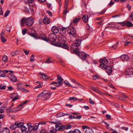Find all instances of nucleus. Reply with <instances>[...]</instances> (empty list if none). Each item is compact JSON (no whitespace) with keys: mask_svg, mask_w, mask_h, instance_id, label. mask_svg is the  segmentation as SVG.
<instances>
[{"mask_svg":"<svg viewBox=\"0 0 133 133\" xmlns=\"http://www.w3.org/2000/svg\"><path fill=\"white\" fill-rule=\"evenodd\" d=\"M22 84H18L17 85V87L18 88V89L19 90H22L23 91L22 89H23V88H22Z\"/></svg>","mask_w":133,"mask_h":133,"instance_id":"obj_31","label":"nucleus"},{"mask_svg":"<svg viewBox=\"0 0 133 133\" xmlns=\"http://www.w3.org/2000/svg\"><path fill=\"white\" fill-rule=\"evenodd\" d=\"M46 93H44V92H43L42 93H41L39 94L38 95V96L37 97H42Z\"/></svg>","mask_w":133,"mask_h":133,"instance_id":"obj_45","label":"nucleus"},{"mask_svg":"<svg viewBox=\"0 0 133 133\" xmlns=\"http://www.w3.org/2000/svg\"><path fill=\"white\" fill-rule=\"evenodd\" d=\"M81 42L82 41L81 39H77L76 40L75 43H76V44L78 46L80 45Z\"/></svg>","mask_w":133,"mask_h":133,"instance_id":"obj_27","label":"nucleus"},{"mask_svg":"<svg viewBox=\"0 0 133 133\" xmlns=\"http://www.w3.org/2000/svg\"><path fill=\"white\" fill-rule=\"evenodd\" d=\"M23 105L21 103L18 105L17 108L15 109H14L12 110H9V112H12L15 111H17L21 110L23 108Z\"/></svg>","mask_w":133,"mask_h":133,"instance_id":"obj_14","label":"nucleus"},{"mask_svg":"<svg viewBox=\"0 0 133 133\" xmlns=\"http://www.w3.org/2000/svg\"><path fill=\"white\" fill-rule=\"evenodd\" d=\"M1 41L3 43H4L6 41V39L3 37H1Z\"/></svg>","mask_w":133,"mask_h":133,"instance_id":"obj_42","label":"nucleus"},{"mask_svg":"<svg viewBox=\"0 0 133 133\" xmlns=\"http://www.w3.org/2000/svg\"><path fill=\"white\" fill-rule=\"evenodd\" d=\"M0 76L2 77H5L6 75L4 74V72L2 71H1L0 72Z\"/></svg>","mask_w":133,"mask_h":133,"instance_id":"obj_37","label":"nucleus"},{"mask_svg":"<svg viewBox=\"0 0 133 133\" xmlns=\"http://www.w3.org/2000/svg\"><path fill=\"white\" fill-rule=\"evenodd\" d=\"M52 94V92H49V93H48L46 95H45V97H48V98H49L50 97V95Z\"/></svg>","mask_w":133,"mask_h":133,"instance_id":"obj_44","label":"nucleus"},{"mask_svg":"<svg viewBox=\"0 0 133 133\" xmlns=\"http://www.w3.org/2000/svg\"><path fill=\"white\" fill-rule=\"evenodd\" d=\"M78 100V99L75 97H70L68 99V100L71 101L72 100Z\"/></svg>","mask_w":133,"mask_h":133,"instance_id":"obj_40","label":"nucleus"},{"mask_svg":"<svg viewBox=\"0 0 133 133\" xmlns=\"http://www.w3.org/2000/svg\"><path fill=\"white\" fill-rule=\"evenodd\" d=\"M70 115L69 114H65L61 112L57 114L56 115V116L57 117H61L65 116V115Z\"/></svg>","mask_w":133,"mask_h":133,"instance_id":"obj_24","label":"nucleus"},{"mask_svg":"<svg viewBox=\"0 0 133 133\" xmlns=\"http://www.w3.org/2000/svg\"><path fill=\"white\" fill-rule=\"evenodd\" d=\"M19 98V96L18 95H17L14 98H13L12 100V101H14L15 100L18 99Z\"/></svg>","mask_w":133,"mask_h":133,"instance_id":"obj_54","label":"nucleus"},{"mask_svg":"<svg viewBox=\"0 0 133 133\" xmlns=\"http://www.w3.org/2000/svg\"><path fill=\"white\" fill-rule=\"evenodd\" d=\"M23 122H19V124H20V125H21V126H19V128H20L21 130L22 131V133L27 132L25 131V130L27 129V128L23 125Z\"/></svg>","mask_w":133,"mask_h":133,"instance_id":"obj_15","label":"nucleus"},{"mask_svg":"<svg viewBox=\"0 0 133 133\" xmlns=\"http://www.w3.org/2000/svg\"><path fill=\"white\" fill-rule=\"evenodd\" d=\"M27 30L26 29L24 28L22 30V33L23 35H24L26 32Z\"/></svg>","mask_w":133,"mask_h":133,"instance_id":"obj_50","label":"nucleus"},{"mask_svg":"<svg viewBox=\"0 0 133 133\" xmlns=\"http://www.w3.org/2000/svg\"><path fill=\"white\" fill-rule=\"evenodd\" d=\"M112 0H111L110 2L108 4V5L110 6H111V5H113L114 4V3L112 1Z\"/></svg>","mask_w":133,"mask_h":133,"instance_id":"obj_60","label":"nucleus"},{"mask_svg":"<svg viewBox=\"0 0 133 133\" xmlns=\"http://www.w3.org/2000/svg\"><path fill=\"white\" fill-rule=\"evenodd\" d=\"M23 51L24 52L25 55H28V54L29 52V51H27L25 50V49H23Z\"/></svg>","mask_w":133,"mask_h":133,"instance_id":"obj_57","label":"nucleus"},{"mask_svg":"<svg viewBox=\"0 0 133 133\" xmlns=\"http://www.w3.org/2000/svg\"><path fill=\"white\" fill-rule=\"evenodd\" d=\"M86 28L88 30H90L91 28L90 26L88 24H87L86 26Z\"/></svg>","mask_w":133,"mask_h":133,"instance_id":"obj_63","label":"nucleus"},{"mask_svg":"<svg viewBox=\"0 0 133 133\" xmlns=\"http://www.w3.org/2000/svg\"><path fill=\"white\" fill-rule=\"evenodd\" d=\"M9 129L7 127H5L0 131V133H9Z\"/></svg>","mask_w":133,"mask_h":133,"instance_id":"obj_23","label":"nucleus"},{"mask_svg":"<svg viewBox=\"0 0 133 133\" xmlns=\"http://www.w3.org/2000/svg\"><path fill=\"white\" fill-rule=\"evenodd\" d=\"M45 124V123L44 122H43V121H41V122H40L39 123H35V125L36 126V127L38 128V127L39 125H40V124H41V125L44 124Z\"/></svg>","mask_w":133,"mask_h":133,"instance_id":"obj_32","label":"nucleus"},{"mask_svg":"<svg viewBox=\"0 0 133 133\" xmlns=\"http://www.w3.org/2000/svg\"><path fill=\"white\" fill-rule=\"evenodd\" d=\"M6 30L8 32H10V27L9 25L7 26H6Z\"/></svg>","mask_w":133,"mask_h":133,"instance_id":"obj_53","label":"nucleus"},{"mask_svg":"<svg viewBox=\"0 0 133 133\" xmlns=\"http://www.w3.org/2000/svg\"><path fill=\"white\" fill-rule=\"evenodd\" d=\"M105 11L106 10L105 9H103L101 12H98V14H99V15L102 14H104L105 12Z\"/></svg>","mask_w":133,"mask_h":133,"instance_id":"obj_51","label":"nucleus"},{"mask_svg":"<svg viewBox=\"0 0 133 133\" xmlns=\"http://www.w3.org/2000/svg\"><path fill=\"white\" fill-rule=\"evenodd\" d=\"M110 59L109 60L105 58H102L99 60V62L100 63L98 66H111L113 65L111 64Z\"/></svg>","mask_w":133,"mask_h":133,"instance_id":"obj_3","label":"nucleus"},{"mask_svg":"<svg viewBox=\"0 0 133 133\" xmlns=\"http://www.w3.org/2000/svg\"><path fill=\"white\" fill-rule=\"evenodd\" d=\"M50 22V19L46 17H45L43 19V23L46 24L49 23Z\"/></svg>","mask_w":133,"mask_h":133,"instance_id":"obj_22","label":"nucleus"},{"mask_svg":"<svg viewBox=\"0 0 133 133\" xmlns=\"http://www.w3.org/2000/svg\"><path fill=\"white\" fill-rule=\"evenodd\" d=\"M51 59V57H49L48 58L45 62V63H49L52 62V61Z\"/></svg>","mask_w":133,"mask_h":133,"instance_id":"obj_33","label":"nucleus"},{"mask_svg":"<svg viewBox=\"0 0 133 133\" xmlns=\"http://www.w3.org/2000/svg\"><path fill=\"white\" fill-rule=\"evenodd\" d=\"M118 42H117V43L115 44L114 45H113L112 46V47L113 48H114V49H116L115 48H116L117 46L118 45Z\"/></svg>","mask_w":133,"mask_h":133,"instance_id":"obj_56","label":"nucleus"},{"mask_svg":"<svg viewBox=\"0 0 133 133\" xmlns=\"http://www.w3.org/2000/svg\"><path fill=\"white\" fill-rule=\"evenodd\" d=\"M88 16L87 15H84L82 17L83 21L85 23H87L88 20Z\"/></svg>","mask_w":133,"mask_h":133,"instance_id":"obj_26","label":"nucleus"},{"mask_svg":"<svg viewBox=\"0 0 133 133\" xmlns=\"http://www.w3.org/2000/svg\"><path fill=\"white\" fill-rule=\"evenodd\" d=\"M65 128V125H62L60 126L59 127V128H58V129L60 130L63 131L64 130Z\"/></svg>","mask_w":133,"mask_h":133,"instance_id":"obj_34","label":"nucleus"},{"mask_svg":"<svg viewBox=\"0 0 133 133\" xmlns=\"http://www.w3.org/2000/svg\"><path fill=\"white\" fill-rule=\"evenodd\" d=\"M10 11L9 10H8L6 11L4 15V16L5 17H7L8 15L10 13Z\"/></svg>","mask_w":133,"mask_h":133,"instance_id":"obj_46","label":"nucleus"},{"mask_svg":"<svg viewBox=\"0 0 133 133\" xmlns=\"http://www.w3.org/2000/svg\"><path fill=\"white\" fill-rule=\"evenodd\" d=\"M8 89L7 90V91L10 90L11 91L13 90V88L11 87H7Z\"/></svg>","mask_w":133,"mask_h":133,"instance_id":"obj_61","label":"nucleus"},{"mask_svg":"<svg viewBox=\"0 0 133 133\" xmlns=\"http://www.w3.org/2000/svg\"><path fill=\"white\" fill-rule=\"evenodd\" d=\"M78 55L80 58L83 60H85L88 56H89V55H87L85 53L82 52H79Z\"/></svg>","mask_w":133,"mask_h":133,"instance_id":"obj_8","label":"nucleus"},{"mask_svg":"<svg viewBox=\"0 0 133 133\" xmlns=\"http://www.w3.org/2000/svg\"><path fill=\"white\" fill-rule=\"evenodd\" d=\"M38 39H41L44 41L49 42L48 39L45 35H42L40 36H38Z\"/></svg>","mask_w":133,"mask_h":133,"instance_id":"obj_21","label":"nucleus"},{"mask_svg":"<svg viewBox=\"0 0 133 133\" xmlns=\"http://www.w3.org/2000/svg\"><path fill=\"white\" fill-rule=\"evenodd\" d=\"M103 70H105L108 74L110 75L112 72V67H100Z\"/></svg>","mask_w":133,"mask_h":133,"instance_id":"obj_13","label":"nucleus"},{"mask_svg":"<svg viewBox=\"0 0 133 133\" xmlns=\"http://www.w3.org/2000/svg\"><path fill=\"white\" fill-rule=\"evenodd\" d=\"M129 20L133 21V12L128 17Z\"/></svg>","mask_w":133,"mask_h":133,"instance_id":"obj_35","label":"nucleus"},{"mask_svg":"<svg viewBox=\"0 0 133 133\" xmlns=\"http://www.w3.org/2000/svg\"><path fill=\"white\" fill-rule=\"evenodd\" d=\"M70 49L73 52L75 53H78V46L76 43H74L72 44L70 46Z\"/></svg>","mask_w":133,"mask_h":133,"instance_id":"obj_6","label":"nucleus"},{"mask_svg":"<svg viewBox=\"0 0 133 133\" xmlns=\"http://www.w3.org/2000/svg\"><path fill=\"white\" fill-rule=\"evenodd\" d=\"M30 35L32 37H33L35 38L36 39H38V36L36 34H35L34 33H31L30 34Z\"/></svg>","mask_w":133,"mask_h":133,"instance_id":"obj_28","label":"nucleus"},{"mask_svg":"<svg viewBox=\"0 0 133 133\" xmlns=\"http://www.w3.org/2000/svg\"><path fill=\"white\" fill-rule=\"evenodd\" d=\"M81 19V18L80 17H75L72 20L70 23V25H71L76 26L77 25V23Z\"/></svg>","mask_w":133,"mask_h":133,"instance_id":"obj_7","label":"nucleus"},{"mask_svg":"<svg viewBox=\"0 0 133 133\" xmlns=\"http://www.w3.org/2000/svg\"><path fill=\"white\" fill-rule=\"evenodd\" d=\"M34 55H31L30 57V61L31 62H33L35 61V60L34 58Z\"/></svg>","mask_w":133,"mask_h":133,"instance_id":"obj_47","label":"nucleus"},{"mask_svg":"<svg viewBox=\"0 0 133 133\" xmlns=\"http://www.w3.org/2000/svg\"><path fill=\"white\" fill-rule=\"evenodd\" d=\"M33 20V18L32 17H28L26 19L25 18H23L21 20V25L23 26L25 23L26 25L31 26L34 23Z\"/></svg>","mask_w":133,"mask_h":133,"instance_id":"obj_2","label":"nucleus"},{"mask_svg":"<svg viewBox=\"0 0 133 133\" xmlns=\"http://www.w3.org/2000/svg\"><path fill=\"white\" fill-rule=\"evenodd\" d=\"M121 60L123 62L128 61L129 59V57L127 55H123L121 57Z\"/></svg>","mask_w":133,"mask_h":133,"instance_id":"obj_16","label":"nucleus"},{"mask_svg":"<svg viewBox=\"0 0 133 133\" xmlns=\"http://www.w3.org/2000/svg\"><path fill=\"white\" fill-rule=\"evenodd\" d=\"M4 34L5 31L3 30L0 35L1 37H3L4 36Z\"/></svg>","mask_w":133,"mask_h":133,"instance_id":"obj_52","label":"nucleus"},{"mask_svg":"<svg viewBox=\"0 0 133 133\" xmlns=\"http://www.w3.org/2000/svg\"><path fill=\"white\" fill-rule=\"evenodd\" d=\"M58 42L57 43V46L66 49L68 48V46L65 43L66 41L65 36L63 35H61L58 37Z\"/></svg>","mask_w":133,"mask_h":133,"instance_id":"obj_1","label":"nucleus"},{"mask_svg":"<svg viewBox=\"0 0 133 133\" xmlns=\"http://www.w3.org/2000/svg\"><path fill=\"white\" fill-rule=\"evenodd\" d=\"M10 80L12 82H15L16 81V78L13 75L10 74L9 76Z\"/></svg>","mask_w":133,"mask_h":133,"instance_id":"obj_19","label":"nucleus"},{"mask_svg":"<svg viewBox=\"0 0 133 133\" xmlns=\"http://www.w3.org/2000/svg\"><path fill=\"white\" fill-rule=\"evenodd\" d=\"M68 0H65V9H67L68 6Z\"/></svg>","mask_w":133,"mask_h":133,"instance_id":"obj_48","label":"nucleus"},{"mask_svg":"<svg viewBox=\"0 0 133 133\" xmlns=\"http://www.w3.org/2000/svg\"><path fill=\"white\" fill-rule=\"evenodd\" d=\"M36 83H38L39 84L38 85H37V86L35 87L34 88L35 89H36L37 88H41L42 86V83L41 82L39 81H37L36 82Z\"/></svg>","mask_w":133,"mask_h":133,"instance_id":"obj_30","label":"nucleus"},{"mask_svg":"<svg viewBox=\"0 0 133 133\" xmlns=\"http://www.w3.org/2000/svg\"><path fill=\"white\" fill-rule=\"evenodd\" d=\"M85 133H93V131L92 129L88 128L85 130Z\"/></svg>","mask_w":133,"mask_h":133,"instance_id":"obj_29","label":"nucleus"},{"mask_svg":"<svg viewBox=\"0 0 133 133\" xmlns=\"http://www.w3.org/2000/svg\"><path fill=\"white\" fill-rule=\"evenodd\" d=\"M8 60V58L6 56H3L2 58V60L4 62H5L7 61Z\"/></svg>","mask_w":133,"mask_h":133,"instance_id":"obj_41","label":"nucleus"},{"mask_svg":"<svg viewBox=\"0 0 133 133\" xmlns=\"http://www.w3.org/2000/svg\"><path fill=\"white\" fill-rule=\"evenodd\" d=\"M89 102L91 104L94 105V101L92 100L90 98L89 99Z\"/></svg>","mask_w":133,"mask_h":133,"instance_id":"obj_59","label":"nucleus"},{"mask_svg":"<svg viewBox=\"0 0 133 133\" xmlns=\"http://www.w3.org/2000/svg\"><path fill=\"white\" fill-rule=\"evenodd\" d=\"M67 31L69 34L72 35H74L76 33L75 29L74 27L72 28L69 27L68 28Z\"/></svg>","mask_w":133,"mask_h":133,"instance_id":"obj_12","label":"nucleus"},{"mask_svg":"<svg viewBox=\"0 0 133 133\" xmlns=\"http://www.w3.org/2000/svg\"><path fill=\"white\" fill-rule=\"evenodd\" d=\"M65 128L66 129H68L72 128V126L71 125L69 124H66L65 125Z\"/></svg>","mask_w":133,"mask_h":133,"instance_id":"obj_43","label":"nucleus"},{"mask_svg":"<svg viewBox=\"0 0 133 133\" xmlns=\"http://www.w3.org/2000/svg\"><path fill=\"white\" fill-rule=\"evenodd\" d=\"M67 28L64 27H62L59 28L60 33L61 35H63L66 32Z\"/></svg>","mask_w":133,"mask_h":133,"instance_id":"obj_18","label":"nucleus"},{"mask_svg":"<svg viewBox=\"0 0 133 133\" xmlns=\"http://www.w3.org/2000/svg\"><path fill=\"white\" fill-rule=\"evenodd\" d=\"M39 133H47V132L45 131L43 129Z\"/></svg>","mask_w":133,"mask_h":133,"instance_id":"obj_64","label":"nucleus"},{"mask_svg":"<svg viewBox=\"0 0 133 133\" xmlns=\"http://www.w3.org/2000/svg\"><path fill=\"white\" fill-rule=\"evenodd\" d=\"M126 71L129 75H130L133 74V69L132 67H128L126 69Z\"/></svg>","mask_w":133,"mask_h":133,"instance_id":"obj_17","label":"nucleus"},{"mask_svg":"<svg viewBox=\"0 0 133 133\" xmlns=\"http://www.w3.org/2000/svg\"><path fill=\"white\" fill-rule=\"evenodd\" d=\"M19 122L16 121L15 122L14 124H12L10 127L11 130H15L17 128H19V126H21L20 124H19Z\"/></svg>","mask_w":133,"mask_h":133,"instance_id":"obj_11","label":"nucleus"},{"mask_svg":"<svg viewBox=\"0 0 133 133\" xmlns=\"http://www.w3.org/2000/svg\"><path fill=\"white\" fill-rule=\"evenodd\" d=\"M31 124L30 123H28L27 124L28 127V128L29 131L31 132L36 131L38 129V128L36 127V126L35 125V126H34L31 125Z\"/></svg>","mask_w":133,"mask_h":133,"instance_id":"obj_5","label":"nucleus"},{"mask_svg":"<svg viewBox=\"0 0 133 133\" xmlns=\"http://www.w3.org/2000/svg\"><path fill=\"white\" fill-rule=\"evenodd\" d=\"M118 24H120V26H124L126 25L127 27H130L133 26L132 23L129 21H124L122 22L117 23Z\"/></svg>","mask_w":133,"mask_h":133,"instance_id":"obj_4","label":"nucleus"},{"mask_svg":"<svg viewBox=\"0 0 133 133\" xmlns=\"http://www.w3.org/2000/svg\"><path fill=\"white\" fill-rule=\"evenodd\" d=\"M51 30L54 33H58L59 31L58 28L55 26H54L52 27Z\"/></svg>","mask_w":133,"mask_h":133,"instance_id":"obj_25","label":"nucleus"},{"mask_svg":"<svg viewBox=\"0 0 133 133\" xmlns=\"http://www.w3.org/2000/svg\"><path fill=\"white\" fill-rule=\"evenodd\" d=\"M119 24H117V25H116L113 22H110L108 24V25L105 28H116V26H118V27L117 28L118 29H119L120 28H119V26L118 25Z\"/></svg>","mask_w":133,"mask_h":133,"instance_id":"obj_10","label":"nucleus"},{"mask_svg":"<svg viewBox=\"0 0 133 133\" xmlns=\"http://www.w3.org/2000/svg\"><path fill=\"white\" fill-rule=\"evenodd\" d=\"M57 38L56 35L54 33H51L49 35L48 39L51 42L55 41Z\"/></svg>","mask_w":133,"mask_h":133,"instance_id":"obj_9","label":"nucleus"},{"mask_svg":"<svg viewBox=\"0 0 133 133\" xmlns=\"http://www.w3.org/2000/svg\"><path fill=\"white\" fill-rule=\"evenodd\" d=\"M64 82L65 83V84H66V85L69 86L70 87H73V88H76L75 87H73L69 83V82H68V81H65Z\"/></svg>","mask_w":133,"mask_h":133,"instance_id":"obj_36","label":"nucleus"},{"mask_svg":"<svg viewBox=\"0 0 133 133\" xmlns=\"http://www.w3.org/2000/svg\"><path fill=\"white\" fill-rule=\"evenodd\" d=\"M57 77V79L58 81H63V79L59 75H58Z\"/></svg>","mask_w":133,"mask_h":133,"instance_id":"obj_38","label":"nucleus"},{"mask_svg":"<svg viewBox=\"0 0 133 133\" xmlns=\"http://www.w3.org/2000/svg\"><path fill=\"white\" fill-rule=\"evenodd\" d=\"M56 130L55 129H53L51 130L49 133H56Z\"/></svg>","mask_w":133,"mask_h":133,"instance_id":"obj_49","label":"nucleus"},{"mask_svg":"<svg viewBox=\"0 0 133 133\" xmlns=\"http://www.w3.org/2000/svg\"><path fill=\"white\" fill-rule=\"evenodd\" d=\"M92 89L97 93H100L101 92L100 91L95 87H92Z\"/></svg>","mask_w":133,"mask_h":133,"instance_id":"obj_39","label":"nucleus"},{"mask_svg":"<svg viewBox=\"0 0 133 133\" xmlns=\"http://www.w3.org/2000/svg\"><path fill=\"white\" fill-rule=\"evenodd\" d=\"M39 74L40 75H41L42 76V78L45 81L49 78L48 76L46 75L44 73H42L41 72H40L39 73Z\"/></svg>","mask_w":133,"mask_h":133,"instance_id":"obj_20","label":"nucleus"},{"mask_svg":"<svg viewBox=\"0 0 133 133\" xmlns=\"http://www.w3.org/2000/svg\"><path fill=\"white\" fill-rule=\"evenodd\" d=\"M3 12L2 11V8L0 6V15H3Z\"/></svg>","mask_w":133,"mask_h":133,"instance_id":"obj_58","label":"nucleus"},{"mask_svg":"<svg viewBox=\"0 0 133 133\" xmlns=\"http://www.w3.org/2000/svg\"><path fill=\"white\" fill-rule=\"evenodd\" d=\"M74 133H81L80 131L77 129H76L74 131Z\"/></svg>","mask_w":133,"mask_h":133,"instance_id":"obj_55","label":"nucleus"},{"mask_svg":"<svg viewBox=\"0 0 133 133\" xmlns=\"http://www.w3.org/2000/svg\"><path fill=\"white\" fill-rule=\"evenodd\" d=\"M6 87L5 85L2 86L1 85H0V89H4L6 88Z\"/></svg>","mask_w":133,"mask_h":133,"instance_id":"obj_62","label":"nucleus"}]
</instances>
